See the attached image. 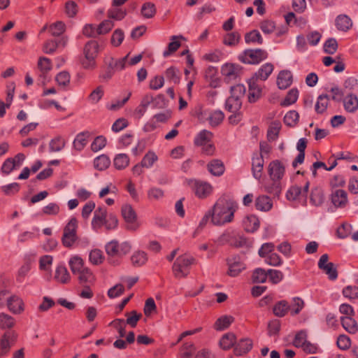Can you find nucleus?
Here are the masks:
<instances>
[{
	"mask_svg": "<svg viewBox=\"0 0 358 358\" xmlns=\"http://www.w3.org/2000/svg\"><path fill=\"white\" fill-rule=\"evenodd\" d=\"M69 264L72 273L79 271V269L82 268L85 266L83 259L77 255L72 257L70 259Z\"/></svg>",
	"mask_w": 358,
	"mask_h": 358,
	"instance_id": "69168bd1",
	"label": "nucleus"
},
{
	"mask_svg": "<svg viewBox=\"0 0 358 358\" xmlns=\"http://www.w3.org/2000/svg\"><path fill=\"white\" fill-rule=\"evenodd\" d=\"M99 45L97 41H90L87 42L83 49V55L85 56L97 57L99 54Z\"/></svg>",
	"mask_w": 358,
	"mask_h": 358,
	"instance_id": "4c0bfd02",
	"label": "nucleus"
},
{
	"mask_svg": "<svg viewBox=\"0 0 358 358\" xmlns=\"http://www.w3.org/2000/svg\"><path fill=\"white\" fill-rule=\"evenodd\" d=\"M299 118V115L296 110H289L284 117V122L289 127L296 125Z\"/></svg>",
	"mask_w": 358,
	"mask_h": 358,
	"instance_id": "4d7b16f0",
	"label": "nucleus"
},
{
	"mask_svg": "<svg viewBox=\"0 0 358 358\" xmlns=\"http://www.w3.org/2000/svg\"><path fill=\"white\" fill-rule=\"evenodd\" d=\"M283 278L284 274L282 271L275 269L268 270V278L272 284H278L282 280Z\"/></svg>",
	"mask_w": 358,
	"mask_h": 358,
	"instance_id": "e2e57ef3",
	"label": "nucleus"
},
{
	"mask_svg": "<svg viewBox=\"0 0 358 358\" xmlns=\"http://www.w3.org/2000/svg\"><path fill=\"white\" fill-rule=\"evenodd\" d=\"M37 67L40 71L41 83L45 85L48 81L47 75L52 68V62L47 57H41L38 59Z\"/></svg>",
	"mask_w": 358,
	"mask_h": 358,
	"instance_id": "2eb2a0df",
	"label": "nucleus"
},
{
	"mask_svg": "<svg viewBox=\"0 0 358 358\" xmlns=\"http://www.w3.org/2000/svg\"><path fill=\"white\" fill-rule=\"evenodd\" d=\"M128 57L129 55L118 59L110 58L109 61L106 62L109 70L106 73L101 74V77L104 80H108L112 77L115 71L123 70L127 64Z\"/></svg>",
	"mask_w": 358,
	"mask_h": 358,
	"instance_id": "9b49d317",
	"label": "nucleus"
},
{
	"mask_svg": "<svg viewBox=\"0 0 358 358\" xmlns=\"http://www.w3.org/2000/svg\"><path fill=\"white\" fill-rule=\"evenodd\" d=\"M323 49L324 52L327 54H334L338 49L337 41L334 38H330L327 39L324 44Z\"/></svg>",
	"mask_w": 358,
	"mask_h": 358,
	"instance_id": "338daca9",
	"label": "nucleus"
},
{
	"mask_svg": "<svg viewBox=\"0 0 358 358\" xmlns=\"http://www.w3.org/2000/svg\"><path fill=\"white\" fill-rule=\"evenodd\" d=\"M24 159L25 155L22 153H18L13 158L6 159L1 168L2 173L8 175L12 171L18 169L22 166Z\"/></svg>",
	"mask_w": 358,
	"mask_h": 358,
	"instance_id": "f8f14e48",
	"label": "nucleus"
},
{
	"mask_svg": "<svg viewBox=\"0 0 358 358\" xmlns=\"http://www.w3.org/2000/svg\"><path fill=\"white\" fill-rule=\"evenodd\" d=\"M127 15V11L125 9L122 8H119L117 6H113L108 11V16L110 19H113L115 20H122Z\"/></svg>",
	"mask_w": 358,
	"mask_h": 358,
	"instance_id": "de8ad7c7",
	"label": "nucleus"
},
{
	"mask_svg": "<svg viewBox=\"0 0 358 358\" xmlns=\"http://www.w3.org/2000/svg\"><path fill=\"white\" fill-rule=\"evenodd\" d=\"M187 182L199 199H206L213 192V187L209 182L195 179L188 180Z\"/></svg>",
	"mask_w": 358,
	"mask_h": 358,
	"instance_id": "0eeeda50",
	"label": "nucleus"
},
{
	"mask_svg": "<svg viewBox=\"0 0 358 358\" xmlns=\"http://www.w3.org/2000/svg\"><path fill=\"white\" fill-rule=\"evenodd\" d=\"M243 226L247 232L253 233L259 227V218L255 215H247L243 220Z\"/></svg>",
	"mask_w": 358,
	"mask_h": 358,
	"instance_id": "393cba45",
	"label": "nucleus"
},
{
	"mask_svg": "<svg viewBox=\"0 0 358 358\" xmlns=\"http://www.w3.org/2000/svg\"><path fill=\"white\" fill-rule=\"evenodd\" d=\"M7 306L8 310L14 314H20L24 309L22 299L15 295L7 299Z\"/></svg>",
	"mask_w": 358,
	"mask_h": 358,
	"instance_id": "4be33fe9",
	"label": "nucleus"
},
{
	"mask_svg": "<svg viewBox=\"0 0 358 358\" xmlns=\"http://www.w3.org/2000/svg\"><path fill=\"white\" fill-rule=\"evenodd\" d=\"M158 160L157 155L153 151H148L141 160L142 165L146 169L151 168Z\"/></svg>",
	"mask_w": 358,
	"mask_h": 358,
	"instance_id": "5fc2aeb1",
	"label": "nucleus"
},
{
	"mask_svg": "<svg viewBox=\"0 0 358 358\" xmlns=\"http://www.w3.org/2000/svg\"><path fill=\"white\" fill-rule=\"evenodd\" d=\"M206 79L209 81L212 87L216 88L220 85V79L217 77V71L216 68L209 67L206 72Z\"/></svg>",
	"mask_w": 358,
	"mask_h": 358,
	"instance_id": "58836bf2",
	"label": "nucleus"
},
{
	"mask_svg": "<svg viewBox=\"0 0 358 358\" xmlns=\"http://www.w3.org/2000/svg\"><path fill=\"white\" fill-rule=\"evenodd\" d=\"M341 321L343 327L348 333L355 334L358 331V326L353 316H343Z\"/></svg>",
	"mask_w": 358,
	"mask_h": 358,
	"instance_id": "473e14b6",
	"label": "nucleus"
},
{
	"mask_svg": "<svg viewBox=\"0 0 358 358\" xmlns=\"http://www.w3.org/2000/svg\"><path fill=\"white\" fill-rule=\"evenodd\" d=\"M252 280L256 283L265 282L268 278V271L263 268H256L252 273Z\"/></svg>",
	"mask_w": 358,
	"mask_h": 358,
	"instance_id": "6e6d98bb",
	"label": "nucleus"
},
{
	"mask_svg": "<svg viewBox=\"0 0 358 358\" xmlns=\"http://www.w3.org/2000/svg\"><path fill=\"white\" fill-rule=\"evenodd\" d=\"M229 266L227 274L231 277L238 276L245 268L244 263L239 257H233L227 260Z\"/></svg>",
	"mask_w": 358,
	"mask_h": 358,
	"instance_id": "6ab92c4d",
	"label": "nucleus"
},
{
	"mask_svg": "<svg viewBox=\"0 0 358 358\" xmlns=\"http://www.w3.org/2000/svg\"><path fill=\"white\" fill-rule=\"evenodd\" d=\"M178 36H171V41L169 43L167 49L163 53L164 57H169L170 55L177 51L180 47L181 43L178 40Z\"/></svg>",
	"mask_w": 358,
	"mask_h": 358,
	"instance_id": "603ef678",
	"label": "nucleus"
},
{
	"mask_svg": "<svg viewBox=\"0 0 358 358\" xmlns=\"http://www.w3.org/2000/svg\"><path fill=\"white\" fill-rule=\"evenodd\" d=\"M273 65L271 63L263 64L252 77L256 80H266L273 71Z\"/></svg>",
	"mask_w": 358,
	"mask_h": 358,
	"instance_id": "c85d7f7f",
	"label": "nucleus"
},
{
	"mask_svg": "<svg viewBox=\"0 0 358 358\" xmlns=\"http://www.w3.org/2000/svg\"><path fill=\"white\" fill-rule=\"evenodd\" d=\"M292 83V74L290 71H281L277 78V85L281 90L289 87Z\"/></svg>",
	"mask_w": 358,
	"mask_h": 358,
	"instance_id": "b1692460",
	"label": "nucleus"
},
{
	"mask_svg": "<svg viewBox=\"0 0 358 358\" xmlns=\"http://www.w3.org/2000/svg\"><path fill=\"white\" fill-rule=\"evenodd\" d=\"M309 185V182L306 181L303 185H292L289 188L286 193L287 199L289 201L298 200L303 203H306Z\"/></svg>",
	"mask_w": 358,
	"mask_h": 358,
	"instance_id": "1a4fd4ad",
	"label": "nucleus"
},
{
	"mask_svg": "<svg viewBox=\"0 0 358 358\" xmlns=\"http://www.w3.org/2000/svg\"><path fill=\"white\" fill-rule=\"evenodd\" d=\"M104 89L103 87L99 85L96 87L88 96V101L92 104L97 103L103 96Z\"/></svg>",
	"mask_w": 358,
	"mask_h": 358,
	"instance_id": "49530a36",
	"label": "nucleus"
},
{
	"mask_svg": "<svg viewBox=\"0 0 358 358\" xmlns=\"http://www.w3.org/2000/svg\"><path fill=\"white\" fill-rule=\"evenodd\" d=\"M212 132L203 129L195 136L194 143L196 146L201 148L202 152L206 155H213L215 151V147L213 141Z\"/></svg>",
	"mask_w": 358,
	"mask_h": 358,
	"instance_id": "20e7f679",
	"label": "nucleus"
},
{
	"mask_svg": "<svg viewBox=\"0 0 358 358\" xmlns=\"http://www.w3.org/2000/svg\"><path fill=\"white\" fill-rule=\"evenodd\" d=\"M129 157L124 153L117 154L113 159V166L117 170H124L129 166Z\"/></svg>",
	"mask_w": 358,
	"mask_h": 358,
	"instance_id": "72a5a7b5",
	"label": "nucleus"
},
{
	"mask_svg": "<svg viewBox=\"0 0 358 358\" xmlns=\"http://www.w3.org/2000/svg\"><path fill=\"white\" fill-rule=\"evenodd\" d=\"M281 122L278 120L273 121L269 125L267 136L270 140H275L281 129Z\"/></svg>",
	"mask_w": 358,
	"mask_h": 358,
	"instance_id": "09e8293b",
	"label": "nucleus"
},
{
	"mask_svg": "<svg viewBox=\"0 0 358 358\" xmlns=\"http://www.w3.org/2000/svg\"><path fill=\"white\" fill-rule=\"evenodd\" d=\"M208 171L215 176H222L225 170L223 162L220 159L211 160L207 166Z\"/></svg>",
	"mask_w": 358,
	"mask_h": 358,
	"instance_id": "c756f323",
	"label": "nucleus"
},
{
	"mask_svg": "<svg viewBox=\"0 0 358 358\" xmlns=\"http://www.w3.org/2000/svg\"><path fill=\"white\" fill-rule=\"evenodd\" d=\"M125 316L127 317L125 324H128L131 327H135L139 320L141 318L142 314L138 313L136 310H132L131 312L126 313Z\"/></svg>",
	"mask_w": 358,
	"mask_h": 358,
	"instance_id": "bf43d9fd",
	"label": "nucleus"
},
{
	"mask_svg": "<svg viewBox=\"0 0 358 358\" xmlns=\"http://www.w3.org/2000/svg\"><path fill=\"white\" fill-rule=\"evenodd\" d=\"M304 307V301L299 297H294L289 310L292 315H298Z\"/></svg>",
	"mask_w": 358,
	"mask_h": 358,
	"instance_id": "680f3d73",
	"label": "nucleus"
},
{
	"mask_svg": "<svg viewBox=\"0 0 358 358\" xmlns=\"http://www.w3.org/2000/svg\"><path fill=\"white\" fill-rule=\"evenodd\" d=\"M248 83V101L250 103L256 102L262 94V87L258 83V80L251 78Z\"/></svg>",
	"mask_w": 358,
	"mask_h": 358,
	"instance_id": "4468645a",
	"label": "nucleus"
},
{
	"mask_svg": "<svg viewBox=\"0 0 358 358\" xmlns=\"http://www.w3.org/2000/svg\"><path fill=\"white\" fill-rule=\"evenodd\" d=\"M131 264L135 267H140L145 265L148 260V254L143 250H136L130 257Z\"/></svg>",
	"mask_w": 358,
	"mask_h": 358,
	"instance_id": "cd10ccee",
	"label": "nucleus"
},
{
	"mask_svg": "<svg viewBox=\"0 0 358 358\" xmlns=\"http://www.w3.org/2000/svg\"><path fill=\"white\" fill-rule=\"evenodd\" d=\"M234 321L231 315H223L219 317L214 324V329L217 331H222L227 329Z\"/></svg>",
	"mask_w": 358,
	"mask_h": 358,
	"instance_id": "e433bc0d",
	"label": "nucleus"
},
{
	"mask_svg": "<svg viewBox=\"0 0 358 358\" xmlns=\"http://www.w3.org/2000/svg\"><path fill=\"white\" fill-rule=\"evenodd\" d=\"M267 173L271 181L262 182V189L268 194L278 196L281 192V180L286 173L285 165L279 159L272 160L268 164Z\"/></svg>",
	"mask_w": 358,
	"mask_h": 358,
	"instance_id": "f03ea898",
	"label": "nucleus"
},
{
	"mask_svg": "<svg viewBox=\"0 0 358 358\" xmlns=\"http://www.w3.org/2000/svg\"><path fill=\"white\" fill-rule=\"evenodd\" d=\"M329 105V97L327 94H321L317 97L315 105V110L318 114H323L326 112Z\"/></svg>",
	"mask_w": 358,
	"mask_h": 358,
	"instance_id": "c9c22d12",
	"label": "nucleus"
},
{
	"mask_svg": "<svg viewBox=\"0 0 358 358\" xmlns=\"http://www.w3.org/2000/svg\"><path fill=\"white\" fill-rule=\"evenodd\" d=\"M110 164V158L106 155H101L94 160V166L99 171L106 170Z\"/></svg>",
	"mask_w": 358,
	"mask_h": 358,
	"instance_id": "79ce46f5",
	"label": "nucleus"
},
{
	"mask_svg": "<svg viewBox=\"0 0 358 358\" xmlns=\"http://www.w3.org/2000/svg\"><path fill=\"white\" fill-rule=\"evenodd\" d=\"M66 142L65 140L60 137L57 136L51 140L49 144L50 150L51 152H59L62 150L65 146Z\"/></svg>",
	"mask_w": 358,
	"mask_h": 358,
	"instance_id": "052dcab7",
	"label": "nucleus"
},
{
	"mask_svg": "<svg viewBox=\"0 0 358 358\" xmlns=\"http://www.w3.org/2000/svg\"><path fill=\"white\" fill-rule=\"evenodd\" d=\"M264 165V157L262 154H253L252 157V173L253 177L260 180Z\"/></svg>",
	"mask_w": 358,
	"mask_h": 358,
	"instance_id": "a211bd4d",
	"label": "nucleus"
},
{
	"mask_svg": "<svg viewBox=\"0 0 358 358\" xmlns=\"http://www.w3.org/2000/svg\"><path fill=\"white\" fill-rule=\"evenodd\" d=\"M336 26L340 31H348L352 27V21L347 15H339L336 19Z\"/></svg>",
	"mask_w": 358,
	"mask_h": 358,
	"instance_id": "7c9ffc66",
	"label": "nucleus"
},
{
	"mask_svg": "<svg viewBox=\"0 0 358 358\" xmlns=\"http://www.w3.org/2000/svg\"><path fill=\"white\" fill-rule=\"evenodd\" d=\"M234 345H236V336L233 333L224 334L220 341V346L224 350L230 349Z\"/></svg>",
	"mask_w": 358,
	"mask_h": 358,
	"instance_id": "ea45409f",
	"label": "nucleus"
},
{
	"mask_svg": "<svg viewBox=\"0 0 358 358\" xmlns=\"http://www.w3.org/2000/svg\"><path fill=\"white\" fill-rule=\"evenodd\" d=\"M289 310V305L287 301L282 300L275 304L273 308V312L278 317H283Z\"/></svg>",
	"mask_w": 358,
	"mask_h": 358,
	"instance_id": "a18cd8bd",
	"label": "nucleus"
},
{
	"mask_svg": "<svg viewBox=\"0 0 358 358\" xmlns=\"http://www.w3.org/2000/svg\"><path fill=\"white\" fill-rule=\"evenodd\" d=\"M240 38L241 35L238 32H231L224 36L223 43L227 45H236L238 43Z\"/></svg>",
	"mask_w": 358,
	"mask_h": 358,
	"instance_id": "0e129e2a",
	"label": "nucleus"
},
{
	"mask_svg": "<svg viewBox=\"0 0 358 358\" xmlns=\"http://www.w3.org/2000/svg\"><path fill=\"white\" fill-rule=\"evenodd\" d=\"M345 111L353 113L358 110V98L353 94L346 95L343 99Z\"/></svg>",
	"mask_w": 358,
	"mask_h": 358,
	"instance_id": "a878e982",
	"label": "nucleus"
},
{
	"mask_svg": "<svg viewBox=\"0 0 358 358\" xmlns=\"http://www.w3.org/2000/svg\"><path fill=\"white\" fill-rule=\"evenodd\" d=\"M66 42L67 40L64 38H62L59 42L55 40H48L44 43L43 50L46 54L53 53L60 44H62L64 47L66 44Z\"/></svg>",
	"mask_w": 358,
	"mask_h": 358,
	"instance_id": "a19ab883",
	"label": "nucleus"
},
{
	"mask_svg": "<svg viewBox=\"0 0 358 358\" xmlns=\"http://www.w3.org/2000/svg\"><path fill=\"white\" fill-rule=\"evenodd\" d=\"M245 41L248 44L261 45L263 43V38L259 31L254 29L245 35Z\"/></svg>",
	"mask_w": 358,
	"mask_h": 358,
	"instance_id": "37998d69",
	"label": "nucleus"
},
{
	"mask_svg": "<svg viewBox=\"0 0 358 358\" xmlns=\"http://www.w3.org/2000/svg\"><path fill=\"white\" fill-rule=\"evenodd\" d=\"M195 259L188 254L178 256L172 266L175 278L181 279L187 277L190 272L191 266L195 264Z\"/></svg>",
	"mask_w": 358,
	"mask_h": 358,
	"instance_id": "7ed1b4c3",
	"label": "nucleus"
},
{
	"mask_svg": "<svg viewBox=\"0 0 358 358\" xmlns=\"http://www.w3.org/2000/svg\"><path fill=\"white\" fill-rule=\"evenodd\" d=\"M331 201L336 208H345L348 203V193L343 189H335L331 194Z\"/></svg>",
	"mask_w": 358,
	"mask_h": 358,
	"instance_id": "dca6fc26",
	"label": "nucleus"
},
{
	"mask_svg": "<svg viewBox=\"0 0 358 358\" xmlns=\"http://www.w3.org/2000/svg\"><path fill=\"white\" fill-rule=\"evenodd\" d=\"M78 220L71 217L64 228L62 242L64 247L71 248L78 238Z\"/></svg>",
	"mask_w": 358,
	"mask_h": 358,
	"instance_id": "39448f33",
	"label": "nucleus"
},
{
	"mask_svg": "<svg viewBox=\"0 0 358 358\" xmlns=\"http://www.w3.org/2000/svg\"><path fill=\"white\" fill-rule=\"evenodd\" d=\"M122 215L128 224V227L131 229H136L137 227L136 215L133 208L128 204L124 205L122 208Z\"/></svg>",
	"mask_w": 358,
	"mask_h": 358,
	"instance_id": "aec40b11",
	"label": "nucleus"
},
{
	"mask_svg": "<svg viewBox=\"0 0 358 358\" xmlns=\"http://www.w3.org/2000/svg\"><path fill=\"white\" fill-rule=\"evenodd\" d=\"M238 209L236 202L226 199H220L215 203L212 211H209L202 219L201 224L207 222L210 217L214 225H223L233 221L234 213Z\"/></svg>",
	"mask_w": 358,
	"mask_h": 358,
	"instance_id": "f257e3e1",
	"label": "nucleus"
},
{
	"mask_svg": "<svg viewBox=\"0 0 358 358\" xmlns=\"http://www.w3.org/2000/svg\"><path fill=\"white\" fill-rule=\"evenodd\" d=\"M90 137V132L87 131L78 134L73 143V148L78 151L83 150L87 145Z\"/></svg>",
	"mask_w": 358,
	"mask_h": 358,
	"instance_id": "5701e85b",
	"label": "nucleus"
},
{
	"mask_svg": "<svg viewBox=\"0 0 358 358\" xmlns=\"http://www.w3.org/2000/svg\"><path fill=\"white\" fill-rule=\"evenodd\" d=\"M259 28L265 34H271L275 30V22L271 20H264L259 22Z\"/></svg>",
	"mask_w": 358,
	"mask_h": 358,
	"instance_id": "13d9d810",
	"label": "nucleus"
},
{
	"mask_svg": "<svg viewBox=\"0 0 358 358\" xmlns=\"http://www.w3.org/2000/svg\"><path fill=\"white\" fill-rule=\"evenodd\" d=\"M255 205L257 210L266 212L272 208L273 202L269 196L259 195L256 198Z\"/></svg>",
	"mask_w": 358,
	"mask_h": 358,
	"instance_id": "bb28decb",
	"label": "nucleus"
},
{
	"mask_svg": "<svg viewBox=\"0 0 358 358\" xmlns=\"http://www.w3.org/2000/svg\"><path fill=\"white\" fill-rule=\"evenodd\" d=\"M104 256L103 252L99 249L91 250L89 255V260L94 265H99L103 263Z\"/></svg>",
	"mask_w": 358,
	"mask_h": 358,
	"instance_id": "864d4df0",
	"label": "nucleus"
},
{
	"mask_svg": "<svg viewBox=\"0 0 358 358\" xmlns=\"http://www.w3.org/2000/svg\"><path fill=\"white\" fill-rule=\"evenodd\" d=\"M221 74L227 83L236 80L242 74V67L236 64L226 63L221 67Z\"/></svg>",
	"mask_w": 358,
	"mask_h": 358,
	"instance_id": "9d476101",
	"label": "nucleus"
},
{
	"mask_svg": "<svg viewBox=\"0 0 358 358\" xmlns=\"http://www.w3.org/2000/svg\"><path fill=\"white\" fill-rule=\"evenodd\" d=\"M252 341L248 338L239 340L234 346V354L241 356L249 352L252 348Z\"/></svg>",
	"mask_w": 358,
	"mask_h": 358,
	"instance_id": "412c9836",
	"label": "nucleus"
},
{
	"mask_svg": "<svg viewBox=\"0 0 358 358\" xmlns=\"http://www.w3.org/2000/svg\"><path fill=\"white\" fill-rule=\"evenodd\" d=\"M194 350L195 348L194 344L185 343L180 350L179 356L181 358H191Z\"/></svg>",
	"mask_w": 358,
	"mask_h": 358,
	"instance_id": "774afa93",
	"label": "nucleus"
},
{
	"mask_svg": "<svg viewBox=\"0 0 358 358\" xmlns=\"http://www.w3.org/2000/svg\"><path fill=\"white\" fill-rule=\"evenodd\" d=\"M16 324V320L6 313H0V329L2 330L11 329Z\"/></svg>",
	"mask_w": 358,
	"mask_h": 358,
	"instance_id": "f704fd0d",
	"label": "nucleus"
},
{
	"mask_svg": "<svg viewBox=\"0 0 358 358\" xmlns=\"http://www.w3.org/2000/svg\"><path fill=\"white\" fill-rule=\"evenodd\" d=\"M224 115L221 110H215L210 113L208 120L210 126L217 127L224 120Z\"/></svg>",
	"mask_w": 358,
	"mask_h": 358,
	"instance_id": "8fccbe9b",
	"label": "nucleus"
},
{
	"mask_svg": "<svg viewBox=\"0 0 358 358\" xmlns=\"http://www.w3.org/2000/svg\"><path fill=\"white\" fill-rule=\"evenodd\" d=\"M268 57V53L262 49H248L238 56V59L245 64H257Z\"/></svg>",
	"mask_w": 358,
	"mask_h": 358,
	"instance_id": "423d86ee",
	"label": "nucleus"
},
{
	"mask_svg": "<svg viewBox=\"0 0 358 358\" xmlns=\"http://www.w3.org/2000/svg\"><path fill=\"white\" fill-rule=\"evenodd\" d=\"M16 334L13 331L5 332L0 338V358L6 356L10 351L11 346L16 341Z\"/></svg>",
	"mask_w": 358,
	"mask_h": 358,
	"instance_id": "ddd939ff",
	"label": "nucleus"
},
{
	"mask_svg": "<svg viewBox=\"0 0 358 358\" xmlns=\"http://www.w3.org/2000/svg\"><path fill=\"white\" fill-rule=\"evenodd\" d=\"M107 210L104 207H99L94 213L92 220V227L94 230L98 231L104 225L106 217Z\"/></svg>",
	"mask_w": 358,
	"mask_h": 358,
	"instance_id": "f3484780",
	"label": "nucleus"
},
{
	"mask_svg": "<svg viewBox=\"0 0 358 358\" xmlns=\"http://www.w3.org/2000/svg\"><path fill=\"white\" fill-rule=\"evenodd\" d=\"M131 250V245L128 241L119 243L117 241H112L106 245V252L110 257H122Z\"/></svg>",
	"mask_w": 358,
	"mask_h": 358,
	"instance_id": "6e6552de",
	"label": "nucleus"
},
{
	"mask_svg": "<svg viewBox=\"0 0 358 358\" xmlns=\"http://www.w3.org/2000/svg\"><path fill=\"white\" fill-rule=\"evenodd\" d=\"M54 278L57 282L65 284L70 281L71 277L65 266L58 265L55 270Z\"/></svg>",
	"mask_w": 358,
	"mask_h": 358,
	"instance_id": "2f4dec72",
	"label": "nucleus"
},
{
	"mask_svg": "<svg viewBox=\"0 0 358 358\" xmlns=\"http://www.w3.org/2000/svg\"><path fill=\"white\" fill-rule=\"evenodd\" d=\"M242 106V100L229 96L226 101V109L229 112L239 111Z\"/></svg>",
	"mask_w": 358,
	"mask_h": 358,
	"instance_id": "3c124183",
	"label": "nucleus"
},
{
	"mask_svg": "<svg viewBox=\"0 0 358 358\" xmlns=\"http://www.w3.org/2000/svg\"><path fill=\"white\" fill-rule=\"evenodd\" d=\"M299 91L296 88H292L287 92L286 96L280 102L281 106H289L294 104L298 99Z\"/></svg>",
	"mask_w": 358,
	"mask_h": 358,
	"instance_id": "c03bdc74",
	"label": "nucleus"
}]
</instances>
